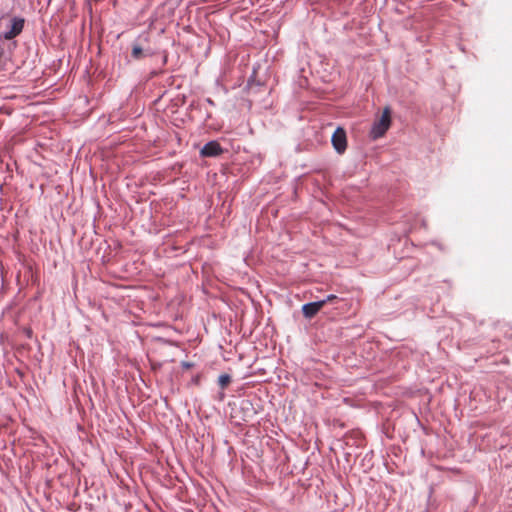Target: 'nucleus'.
<instances>
[{
    "label": "nucleus",
    "instance_id": "obj_1",
    "mask_svg": "<svg viewBox=\"0 0 512 512\" xmlns=\"http://www.w3.org/2000/svg\"><path fill=\"white\" fill-rule=\"evenodd\" d=\"M391 124L390 109L386 107L382 113V116L374 122L370 130V136L376 140L382 137L389 129Z\"/></svg>",
    "mask_w": 512,
    "mask_h": 512
},
{
    "label": "nucleus",
    "instance_id": "obj_2",
    "mask_svg": "<svg viewBox=\"0 0 512 512\" xmlns=\"http://www.w3.org/2000/svg\"><path fill=\"white\" fill-rule=\"evenodd\" d=\"M25 20L22 17H14L11 20V25L7 31L2 34L5 40H11L18 36L24 28Z\"/></svg>",
    "mask_w": 512,
    "mask_h": 512
},
{
    "label": "nucleus",
    "instance_id": "obj_3",
    "mask_svg": "<svg viewBox=\"0 0 512 512\" xmlns=\"http://www.w3.org/2000/svg\"><path fill=\"white\" fill-rule=\"evenodd\" d=\"M332 144L338 153H343L347 147L346 133L344 129L337 128L332 135Z\"/></svg>",
    "mask_w": 512,
    "mask_h": 512
},
{
    "label": "nucleus",
    "instance_id": "obj_4",
    "mask_svg": "<svg viewBox=\"0 0 512 512\" xmlns=\"http://www.w3.org/2000/svg\"><path fill=\"white\" fill-rule=\"evenodd\" d=\"M222 152L223 149L217 141H209L200 150V155L203 157H216Z\"/></svg>",
    "mask_w": 512,
    "mask_h": 512
},
{
    "label": "nucleus",
    "instance_id": "obj_5",
    "mask_svg": "<svg viewBox=\"0 0 512 512\" xmlns=\"http://www.w3.org/2000/svg\"><path fill=\"white\" fill-rule=\"evenodd\" d=\"M324 306V301L309 302L302 306L303 315L306 318L314 317Z\"/></svg>",
    "mask_w": 512,
    "mask_h": 512
},
{
    "label": "nucleus",
    "instance_id": "obj_6",
    "mask_svg": "<svg viewBox=\"0 0 512 512\" xmlns=\"http://www.w3.org/2000/svg\"><path fill=\"white\" fill-rule=\"evenodd\" d=\"M231 381V377L229 374H221L218 377V384L219 386L224 389Z\"/></svg>",
    "mask_w": 512,
    "mask_h": 512
},
{
    "label": "nucleus",
    "instance_id": "obj_7",
    "mask_svg": "<svg viewBox=\"0 0 512 512\" xmlns=\"http://www.w3.org/2000/svg\"><path fill=\"white\" fill-rule=\"evenodd\" d=\"M142 48L139 45H134L132 49V56L135 59H139L142 57Z\"/></svg>",
    "mask_w": 512,
    "mask_h": 512
},
{
    "label": "nucleus",
    "instance_id": "obj_8",
    "mask_svg": "<svg viewBox=\"0 0 512 512\" xmlns=\"http://www.w3.org/2000/svg\"><path fill=\"white\" fill-rule=\"evenodd\" d=\"M335 298H336V296H335V295L330 294V295H328L325 299H323L322 301H324V305H325L327 302H330V301H332V300H333V299H335Z\"/></svg>",
    "mask_w": 512,
    "mask_h": 512
}]
</instances>
